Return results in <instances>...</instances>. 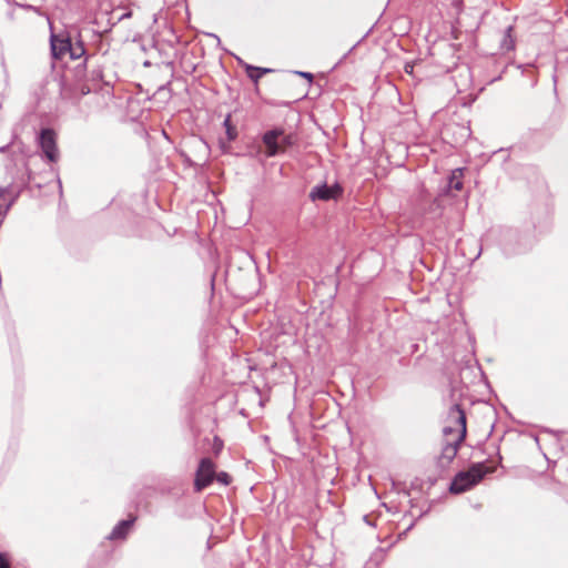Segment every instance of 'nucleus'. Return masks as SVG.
<instances>
[{
  "label": "nucleus",
  "instance_id": "nucleus-1",
  "mask_svg": "<svg viewBox=\"0 0 568 568\" xmlns=\"http://www.w3.org/2000/svg\"><path fill=\"white\" fill-rule=\"evenodd\" d=\"M447 419L450 424L455 425V428L453 426H445L444 433L450 434L453 432H457L458 436L454 444H447L443 448L442 458L446 459L448 463L453 460L457 454L458 450V444L464 440L466 436V415L465 412L460 408L458 404L453 405L448 410Z\"/></svg>",
  "mask_w": 568,
  "mask_h": 568
},
{
  "label": "nucleus",
  "instance_id": "nucleus-2",
  "mask_svg": "<svg viewBox=\"0 0 568 568\" xmlns=\"http://www.w3.org/2000/svg\"><path fill=\"white\" fill-rule=\"evenodd\" d=\"M495 468L488 467L485 463L473 464L467 470L459 471L449 486L453 494H462L477 485L487 474Z\"/></svg>",
  "mask_w": 568,
  "mask_h": 568
},
{
  "label": "nucleus",
  "instance_id": "nucleus-3",
  "mask_svg": "<svg viewBox=\"0 0 568 568\" xmlns=\"http://www.w3.org/2000/svg\"><path fill=\"white\" fill-rule=\"evenodd\" d=\"M296 141L297 136L294 133L286 134L283 128L271 129L262 135L266 158H274L285 153Z\"/></svg>",
  "mask_w": 568,
  "mask_h": 568
},
{
  "label": "nucleus",
  "instance_id": "nucleus-4",
  "mask_svg": "<svg viewBox=\"0 0 568 568\" xmlns=\"http://www.w3.org/2000/svg\"><path fill=\"white\" fill-rule=\"evenodd\" d=\"M215 478V465L211 458H202L200 460L195 480L194 488L196 491H201L207 486H210Z\"/></svg>",
  "mask_w": 568,
  "mask_h": 568
},
{
  "label": "nucleus",
  "instance_id": "nucleus-5",
  "mask_svg": "<svg viewBox=\"0 0 568 568\" xmlns=\"http://www.w3.org/2000/svg\"><path fill=\"white\" fill-rule=\"evenodd\" d=\"M39 145L50 162H55L59 158V152L55 142V133L51 129H42L39 135Z\"/></svg>",
  "mask_w": 568,
  "mask_h": 568
},
{
  "label": "nucleus",
  "instance_id": "nucleus-6",
  "mask_svg": "<svg viewBox=\"0 0 568 568\" xmlns=\"http://www.w3.org/2000/svg\"><path fill=\"white\" fill-rule=\"evenodd\" d=\"M342 194V189L335 184V185H327V184H321L316 185L312 189L310 193V197L313 201L322 200V201H328V200H335Z\"/></svg>",
  "mask_w": 568,
  "mask_h": 568
},
{
  "label": "nucleus",
  "instance_id": "nucleus-7",
  "mask_svg": "<svg viewBox=\"0 0 568 568\" xmlns=\"http://www.w3.org/2000/svg\"><path fill=\"white\" fill-rule=\"evenodd\" d=\"M52 55L57 59L63 57L70 49V39L51 34L50 39Z\"/></svg>",
  "mask_w": 568,
  "mask_h": 568
},
{
  "label": "nucleus",
  "instance_id": "nucleus-8",
  "mask_svg": "<svg viewBox=\"0 0 568 568\" xmlns=\"http://www.w3.org/2000/svg\"><path fill=\"white\" fill-rule=\"evenodd\" d=\"M135 518L121 520L115 525V527L112 529L110 535L108 536V539L110 540H116V539H124L133 525Z\"/></svg>",
  "mask_w": 568,
  "mask_h": 568
},
{
  "label": "nucleus",
  "instance_id": "nucleus-9",
  "mask_svg": "<svg viewBox=\"0 0 568 568\" xmlns=\"http://www.w3.org/2000/svg\"><path fill=\"white\" fill-rule=\"evenodd\" d=\"M463 169H456L452 172L448 179V189L455 191H462L463 189Z\"/></svg>",
  "mask_w": 568,
  "mask_h": 568
},
{
  "label": "nucleus",
  "instance_id": "nucleus-10",
  "mask_svg": "<svg viewBox=\"0 0 568 568\" xmlns=\"http://www.w3.org/2000/svg\"><path fill=\"white\" fill-rule=\"evenodd\" d=\"M384 559L385 552L383 549L378 548L372 554L369 559L366 561L365 568H379V565L384 561Z\"/></svg>",
  "mask_w": 568,
  "mask_h": 568
},
{
  "label": "nucleus",
  "instance_id": "nucleus-11",
  "mask_svg": "<svg viewBox=\"0 0 568 568\" xmlns=\"http://www.w3.org/2000/svg\"><path fill=\"white\" fill-rule=\"evenodd\" d=\"M513 29L514 28L511 26L507 27V29L505 30L503 40L500 42V48L505 51H510L515 48V40L511 34Z\"/></svg>",
  "mask_w": 568,
  "mask_h": 568
},
{
  "label": "nucleus",
  "instance_id": "nucleus-12",
  "mask_svg": "<svg viewBox=\"0 0 568 568\" xmlns=\"http://www.w3.org/2000/svg\"><path fill=\"white\" fill-rule=\"evenodd\" d=\"M70 53V58L73 60L80 59L85 53L84 44L82 41L72 42L70 40V49L68 51Z\"/></svg>",
  "mask_w": 568,
  "mask_h": 568
},
{
  "label": "nucleus",
  "instance_id": "nucleus-13",
  "mask_svg": "<svg viewBox=\"0 0 568 568\" xmlns=\"http://www.w3.org/2000/svg\"><path fill=\"white\" fill-rule=\"evenodd\" d=\"M270 71H271L270 69H263V68H258V67L246 65L247 77L251 80H253L254 82H257L258 79L262 78V75H264L265 73H267Z\"/></svg>",
  "mask_w": 568,
  "mask_h": 568
},
{
  "label": "nucleus",
  "instance_id": "nucleus-14",
  "mask_svg": "<svg viewBox=\"0 0 568 568\" xmlns=\"http://www.w3.org/2000/svg\"><path fill=\"white\" fill-rule=\"evenodd\" d=\"M224 126L226 129V134L229 136V140L232 141L236 138V132L235 130L232 128L231 125V118L230 115L226 116V119L224 120Z\"/></svg>",
  "mask_w": 568,
  "mask_h": 568
},
{
  "label": "nucleus",
  "instance_id": "nucleus-15",
  "mask_svg": "<svg viewBox=\"0 0 568 568\" xmlns=\"http://www.w3.org/2000/svg\"><path fill=\"white\" fill-rule=\"evenodd\" d=\"M214 479H216L217 483H220V484H222L224 486H226V485H229L231 483V476L227 473H225V471H221L219 474L215 473V478Z\"/></svg>",
  "mask_w": 568,
  "mask_h": 568
},
{
  "label": "nucleus",
  "instance_id": "nucleus-16",
  "mask_svg": "<svg viewBox=\"0 0 568 568\" xmlns=\"http://www.w3.org/2000/svg\"><path fill=\"white\" fill-rule=\"evenodd\" d=\"M0 568H10L9 560L4 557L3 554H0Z\"/></svg>",
  "mask_w": 568,
  "mask_h": 568
},
{
  "label": "nucleus",
  "instance_id": "nucleus-17",
  "mask_svg": "<svg viewBox=\"0 0 568 568\" xmlns=\"http://www.w3.org/2000/svg\"><path fill=\"white\" fill-rule=\"evenodd\" d=\"M296 74L306 78L308 81L313 80V74L310 72L297 71Z\"/></svg>",
  "mask_w": 568,
  "mask_h": 568
},
{
  "label": "nucleus",
  "instance_id": "nucleus-18",
  "mask_svg": "<svg viewBox=\"0 0 568 568\" xmlns=\"http://www.w3.org/2000/svg\"><path fill=\"white\" fill-rule=\"evenodd\" d=\"M131 17H132V12L131 11H126V12H124L123 14H121L119 17L118 21H122V20L131 18Z\"/></svg>",
  "mask_w": 568,
  "mask_h": 568
},
{
  "label": "nucleus",
  "instance_id": "nucleus-19",
  "mask_svg": "<svg viewBox=\"0 0 568 568\" xmlns=\"http://www.w3.org/2000/svg\"><path fill=\"white\" fill-rule=\"evenodd\" d=\"M406 72L410 73L413 71V65L407 64L405 67Z\"/></svg>",
  "mask_w": 568,
  "mask_h": 568
}]
</instances>
